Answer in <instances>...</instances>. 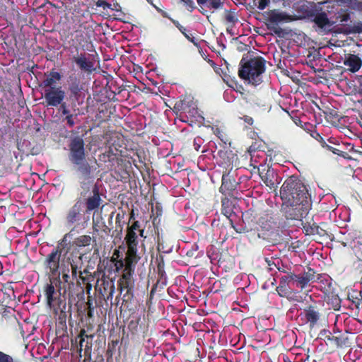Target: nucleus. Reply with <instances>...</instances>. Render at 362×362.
I'll return each mask as SVG.
<instances>
[{"label": "nucleus", "mask_w": 362, "mask_h": 362, "mask_svg": "<svg viewBox=\"0 0 362 362\" xmlns=\"http://www.w3.org/2000/svg\"><path fill=\"white\" fill-rule=\"evenodd\" d=\"M280 195L284 204L295 206L298 211L294 218L298 219L307 214L309 209L308 192L305 187L294 176L287 178L280 190Z\"/></svg>", "instance_id": "nucleus-1"}, {"label": "nucleus", "mask_w": 362, "mask_h": 362, "mask_svg": "<svg viewBox=\"0 0 362 362\" xmlns=\"http://www.w3.org/2000/svg\"><path fill=\"white\" fill-rule=\"evenodd\" d=\"M264 71V60L262 57H255L242 65L238 73L241 78L257 86L262 81Z\"/></svg>", "instance_id": "nucleus-2"}, {"label": "nucleus", "mask_w": 362, "mask_h": 362, "mask_svg": "<svg viewBox=\"0 0 362 362\" xmlns=\"http://www.w3.org/2000/svg\"><path fill=\"white\" fill-rule=\"evenodd\" d=\"M65 253H62V251L59 247H56L49 254L46 256L44 262V265L46 269L49 271V275L53 278L52 283L60 282V269L62 266V263H66L65 259Z\"/></svg>", "instance_id": "nucleus-3"}, {"label": "nucleus", "mask_w": 362, "mask_h": 362, "mask_svg": "<svg viewBox=\"0 0 362 362\" xmlns=\"http://www.w3.org/2000/svg\"><path fill=\"white\" fill-rule=\"evenodd\" d=\"M267 28L274 31L276 34H279L280 28H278L279 24H283L292 21L293 17L287 13L278 10H270L267 13Z\"/></svg>", "instance_id": "nucleus-4"}, {"label": "nucleus", "mask_w": 362, "mask_h": 362, "mask_svg": "<svg viewBox=\"0 0 362 362\" xmlns=\"http://www.w3.org/2000/svg\"><path fill=\"white\" fill-rule=\"evenodd\" d=\"M66 93L61 86L44 89L43 98L45 106L58 107L64 100Z\"/></svg>", "instance_id": "nucleus-5"}, {"label": "nucleus", "mask_w": 362, "mask_h": 362, "mask_svg": "<svg viewBox=\"0 0 362 362\" xmlns=\"http://www.w3.org/2000/svg\"><path fill=\"white\" fill-rule=\"evenodd\" d=\"M69 160L71 163H77L86 158L84 141L80 136L73 138L69 144Z\"/></svg>", "instance_id": "nucleus-6"}, {"label": "nucleus", "mask_w": 362, "mask_h": 362, "mask_svg": "<svg viewBox=\"0 0 362 362\" xmlns=\"http://www.w3.org/2000/svg\"><path fill=\"white\" fill-rule=\"evenodd\" d=\"M73 61L84 72L92 73L95 71V60L90 54L81 53L74 56Z\"/></svg>", "instance_id": "nucleus-7"}, {"label": "nucleus", "mask_w": 362, "mask_h": 362, "mask_svg": "<svg viewBox=\"0 0 362 362\" xmlns=\"http://www.w3.org/2000/svg\"><path fill=\"white\" fill-rule=\"evenodd\" d=\"M294 288V281L293 273L286 274L280 279L279 285L277 287V291L283 296L286 297L292 293Z\"/></svg>", "instance_id": "nucleus-8"}, {"label": "nucleus", "mask_w": 362, "mask_h": 362, "mask_svg": "<svg viewBox=\"0 0 362 362\" xmlns=\"http://www.w3.org/2000/svg\"><path fill=\"white\" fill-rule=\"evenodd\" d=\"M262 168H264L262 171L260 170V168H258L259 176L264 183L268 186L270 189L274 188L278 184V177L275 171L272 168H268L266 173H264V165H261Z\"/></svg>", "instance_id": "nucleus-9"}, {"label": "nucleus", "mask_w": 362, "mask_h": 362, "mask_svg": "<svg viewBox=\"0 0 362 362\" xmlns=\"http://www.w3.org/2000/svg\"><path fill=\"white\" fill-rule=\"evenodd\" d=\"M314 22L319 31L323 33L329 32L335 22L330 21L325 13H320L315 16Z\"/></svg>", "instance_id": "nucleus-10"}, {"label": "nucleus", "mask_w": 362, "mask_h": 362, "mask_svg": "<svg viewBox=\"0 0 362 362\" xmlns=\"http://www.w3.org/2000/svg\"><path fill=\"white\" fill-rule=\"evenodd\" d=\"M293 276L294 281V288H300V289L305 288L310 281L314 280L315 278L314 273L310 272H304L298 275L293 273Z\"/></svg>", "instance_id": "nucleus-11"}, {"label": "nucleus", "mask_w": 362, "mask_h": 362, "mask_svg": "<svg viewBox=\"0 0 362 362\" xmlns=\"http://www.w3.org/2000/svg\"><path fill=\"white\" fill-rule=\"evenodd\" d=\"M137 235L133 230H128L126 235V240L128 246V255L131 258H134L137 252Z\"/></svg>", "instance_id": "nucleus-12"}, {"label": "nucleus", "mask_w": 362, "mask_h": 362, "mask_svg": "<svg viewBox=\"0 0 362 362\" xmlns=\"http://www.w3.org/2000/svg\"><path fill=\"white\" fill-rule=\"evenodd\" d=\"M344 65L352 73L357 72L362 66V59L356 54H349L344 60Z\"/></svg>", "instance_id": "nucleus-13"}, {"label": "nucleus", "mask_w": 362, "mask_h": 362, "mask_svg": "<svg viewBox=\"0 0 362 362\" xmlns=\"http://www.w3.org/2000/svg\"><path fill=\"white\" fill-rule=\"evenodd\" d=\"M303 314L307 322L310 323L311 327H314L320 317L319 310L316 306L309 305L303 310Z\"/></svg>", "instance_id": "nucleus-14"}, {"label": "nucleus", "mask_w": 362, "mask_h": 362, "mask_svg": "<svg viewBox=\"0 0 362 362\" xmlns=\"http://www.w3.org/2000/svg\"><path fill=\"white\" fill-rule=\"evenodd\" d=\"M76 168V172L78 175V177L80 180H87L90 177V175L91 173V168L88 163L84 160L78 161L77 163H72Z\"/></svg>", "instance_id": "nucleus-15"}, {"label": "nucleus", "mask_w": 362, "mask_h": 362, "mask_svg": "<svg viewBox=\"0 0 362 362\" xmlns=\"http://www.w3.org/2000/svg\"><path fill=\"white\" fill-rule=\"evenodd\" d=\"M217 156L220 158L218 161V165L223 167H230L232 165L235 157V154L230 150H220L218 151Z\"/></svg>", "instance_id": "nucleus-16"}, {"label": "nucleus", "mask_w": 362, "mask_h": 362, "mask_svg": "<svg viewBox=\"0 0 362 362\" xmlns=\"http://www.w3.org/2000/svg\"><path fill=\"white\" fill-rule=\"evenodd\" d=\"M52 280H53V278H50V284H47L45 288V294L47 298V305L51 308L52 306V303L56 300L57 298V294L55 290V288L53 284H55V286H57V284H60V282H55L52 283Z\"/></svg>", "instance_id": "nucleus-17"}, {"label": "nucleus", "mask_w": 362, "mask_h": 362, "mask_svg": "<svg viewBox=\"0 0 362 362\" xmlns=\"http://www.w3.org/2000/svg\"><path fill=\"white\" fill-rule=\"evenodd\" d=\"M81 203H76L69 211L66 221L69 225H72L74 223L78 221L81 216Z\"/></svg>", "instance_id": "nucleus-18"}, {"label": "nucleus", "mask_w": 362, "mask_h": 362, "mask_svg": "<svg viewBox=\"0 0 362 362\" xmlns=\"http://www.w3.org/2000/svg\"><path fill=\"white\" fill-rule=\"evenodd\" d=\"M62 78V75L57 71H51L42 81L44 89L57 88L55 84Z\"/></svg>", "instance_id": "nucleus-19"}, {"label": "nucleus", "mask_w": 362, "mask_h": 362, "mask_svg": "<svg viewBox=\"0 0 362 362\" xmlns=\"http://www.w3.org/2000/svg\"><path fill=\"white\" fill-rule=\"evenodd\" d=\"M341 2L349 9L362 13V0H341Z\"/></svg>", "instance_id": "nucleus-20"}, {"label": "nucleus", "mask_w": 362, "mask_h": 362, "mask_svg": "<svg viewBox=\"0 0 362 362\" xmlns=\"http://www.w3.org/2000/svg\"><path fill=\"white\" fill-rule=\"evenodd\" d=\"M100 197L98 193H95L93 196L89 197L87 199L86 205H87V210L88 211H92L96 208H98L100 206Z\"/></svg>", "instance_id": "nucleus-21"}, {"label": "nucleus", "mask_w": 362, "mask_h": 362, "mask_svg": "<svg viewBox=\"0 0 362 362\" xmlns=\"http://www.w3.org/2000/svg\"><path fill=\"white\" fill-rule=\"evenodd\" d=\"M197 4L199 6L206 4L210 9H218L223 6L221 0H197Z\"/></svg>", "instance_id": "nucleus-22"}, {"label": "nucleus", "mask_w": 362, "mask_h": 362, "mask_svg": "<svg viewBox=\"0 0 362 362\" xmlns=\"http://www.w3.org/2000/svg\"><path fill=\"white\" fill-rule=\"evenodd\" d=\"M92 238L88 235H83L76 238L74 243L77 247H86L91 244Z\"/></svg>", "instance_id": "nucleus-23"}, {"label": "nucleus", "mask_w": 362, "mask_h": 362, "mask_svg": "<svg viewBox=\"0 0 362 362\" xmlns=\"http://www.w3.org/2000/svg\"><path fill=\"white\" fill-rule=\"evenodd\" d=\"M60 275L62 274V279L64 283H69L70 280L69 275V268H68V265L66 263H62V266L61 267Z\"/></svg>", "instance_id": "nucleus-24"}, {"label": "nucleus", "mask_w": 362, "mask_h": 362, "mask_svg": "<svg viewBox=\"0 0 362 362\" xmlns=\"http://www.w3.org/2000/svg\"><path fill=\"white\" fill-rule=\"evenodd\" d=\"M173 23L175 24V25L179 29V30L185 35V37L188 39L189 41L194 42V37L192 36V34L188 35L186 33V29L181 25L177 21L172 20Z\"/></svg>", "instance_id": "nucleus-25"}, {"label": "nucleus", "mask_w": 362, "mask_h": 362, "mask_svg": "<svg viewBox=\"0 0 362 362\" xmlns=\"http://www.w3.org/2000/svg\"><path fill=\"white\" fill-rule=\"evenodd\" d=\"M270 0H253V4L259 10L265 9L269 4Z\"/></svg>", "instance_id": "nucleus-26"}, {"label": "nucleus", "mask_w": 362, "mask_h": 362, "mask_svg": "<svg viewBox=\"0 0 362 362\" xmlns=\"http://www.w3.org/2000/svg\"><path fill=\"white\" fill-rule=\"evenodd\" d=\"M226 20L228 23L231 24V27L238 21L235 12L233 11H229L226 14Z\"/></svg>", "instance_id": "nucleus-27"}, {"label": "nucleus", "mask_w": 362, "mask_h": 362, "mask_svg": "<svg viewBox=\"0 0 362 362\" xmlns=\"http://www.w3.org/2000/svg\"><path fill=\"white\" fill-rule=\"evenodd\" d=\"M66 265H68V268H69V267H71L73 278H74V279L76 278L78 269V265L76 264H75L74 262L71 261L70 258H67Z\"/></svg>", "instance_id": "nucleus-28"}, {"label": "nucleus", "mask_w": 362, "mask_h": 362, "mask_svg": "<svg viewBox=\"0 0 362 362\" xmlns=\"http://www.w3.org/2000/svg\"><path fill=\"white\" fill-rule=\"evenodd\" d=\"M69 90L73 95H77L81 90V87L79 85V83L76 79L74 81H73L70 86H69Z\"/></svg>", "instance_id": "nucleus-29"}, {"label": "nucleus", "mask_w": 362, "mask_h": 362, "mask_svg": "<svg viewBox=\"0 0 362 362\" xmlns=\"http://www.w3.org/2000/svg\"><path fill=\"white\" fill-rule=\"evenodd\" d=\"M71 236V234L70 233H66L64 237L61 240V241L58 243L57 246V247H59L60 246V248L62 251V253H64V247L67 245L68 244V238H70Z\"/></svg>", "instance_id": "nucleus-30"}, {"label": "nucleus", "mask_w": 362, "mask_h": 362, "mask_svg": "<svg viewBox=\"0 0 362 362\" xmlns=\"http://www.w3.org/2000/svg\"><path fill=\"white\" fill-rule=\"evenodd\" d=\"M350 20V14L343 13L337 17V22L341 25L346 24Z\"/></svg>", "instance_id": "nucleus-31"}, {"label": "nucleus", "mask_w": 362, "mask_h": 362, "mask_svg": "<svg viewBox=\"0 0 362 362\" xmlns=\"http://www.w3.org/2000/svg\"><path fill=\"white\" fill-rule=\"evenodd\" d=\"M214 134H216L220 139L221 141L225 144L226 145L227 143H228V139L226 138L225 135L223 134V133L218 129V128H216L214 131Z\"/></svg>", "instance_id": "nucleus-32"}, {"label": "nucleus", "mask_w": 362, "mask_h": 362, "mask_svg": "<svg viewBox=\"0 0 362 362\" xmlns=\"http://www.w3.org/2000/svg\"><path fill=\"white\" fill-rule=\"evenodd\" d=\"M13 358L11 356L5 354L0 351V362H13Z\"/></svg>", "instance_id": "nucleus-33"}, {"label": "nucleus", "mask_w": 362, "mask_h": 362, "mask_svg": "<svg viewBox=\"0 0 362 362\" xmlns=\"http://www.w3.org/2000/svg\"><path fill=\"white\" fill-rule=\"evenodd\" d=\"M187 112L189 115V116H191L192 117H194L197 119H198V118L204 119V117L199 114L197 109L195 108V107H192V109H189Z\"/></svg>", "instance_id": "nucleus-34"}, {"label": "nucleus", "mask_w": 362, "mask_h": 362, "mask_svg": "<svg viewBox=\"0 0 362 362\" xmlns=\"http://www.w3.org/2000/svg\"><path fill=\"white\" fill-rule=\"evenodd\" d=\"M59 106V110L62 112V114L63 115L67 116L71 114L70 110L67 107L66 103H64V101Z\"/></svg>", "instance_id": "nucleus-35"}, {"label": "nucleus", "mask_w": 362, "mask_h": 362, "mask_svg": "<svg viewBox=\"0 0 362 362\" xmlns=\"http://www.w3.org/2000/svg\"><path fill=\"white\" fill-rule=\"evenodd\" d=\"M95 5L98 7H102L103 9H107V8H111V4L107 3L106 1H105L103 0H98Z\"/></svg>", "instance_id": "nucleus-36"}, {"label": "nucleus", "mask_w": 362, "mask_h": 362, "mask_svg": "<svg viewBox=\"0 0 362 362\" xmlns=\"http://www.w3.org/2000/svg\"><path fill=\"white\" fill-rule=\"evenodd\" d=\"M203 144V139L201 137H196L194 139V148L196 151H199Z\"/></svg>", "instance_id": "nucleus-37"}, {"label": "nucleus", "mask_w": 362, "mask_h": 362, "mask_svg": "<svg viewBox=\"0 0 362 362\" xmlns=\"http://www.w3.org/2000/svg\"><path fill=\"white\" fill-rule=\"evenodd\" d=\"M65 120L69 127H73L75 125L74 117L72 114L66 116Z\"/></svg>", "instance_id": "nucleus-38"}, {"label": "nucleus", "mask_w": 362, "mask_h": 362, "mask_svg": "<svg viewBox=\"0 0 362 362\" xmlns=\"http://www.w3.org/2000/svg\"><path fill=\"white\" fill-rule=\"evenodd\" d=\"M131 275H132V274H131V271H130V264H129L128 266H127L125 267L122 277L126 281H129L130 279Z\"/></svg>", "instance_id": "nucleus-39"}, {"label": "nucleus", "mask_w": 362, "mask_h": 362, "mask_svg": "<svg viewBox=\"0 0 362 362\" xmlns=\"http://www.w3.org/2000/svg\"><path fill=\"white\" fill-rule=\"evenodd\" d=\"M128 230H133V231H136L139 230L140 231V235L143 237L144 230H139V223L138 221H135L129 228Z\"/></svg>", "instance_id": "nucleus-40"}, {"label": "nucleus", "mask_w": 362, "mask_h": 362, "mask_svg": "<svg viewBox=\"0 0 362 362\" xmlns=\"http://www.w3.org/2000/svg\"><path fill=\"white\" fill-rule=\"evenodd\" d=\"M85 333H86V331L84 329H82L81 331V332H80L81 340H80V342H79V345H80V348L81 349L83 346V343L85 341V337H86V338L88 337V335L86 334Z\"/></svg>", "instance_id": "nucleus-41"}, {"label": "nucleus", "mask_w": 362, "mask_h": 362, "mask_svg": "<svg viewBox=\"0 0 362 362\" xmlns=\"http://www.w3.org/2000/svg\"><path fill=\"white\" fill-rule=\"evenodd\" d=\"M184 3L188 9L192 11L194 8V2L192 0H186Z\"/></svg>", "instance_id": "nucleus-42"}, {"label": "nucleus", "mask_w": 362, "mask_h": 362, "mask_svg": "<svg viewBox=\"0 0 362 362\" xmlns=\"http://www.w3.org/2000/svg\"><path fill=\"white\" fill-rule=\"evenodd\" d=\"M114 292H115V286H114V285H112L111 286L110 293H109V295L107 296V299L112 298Z\"/></svg>", "instance_id": "nucleus-43"}, {"label": "nucleus", "mask_w": 362, "mask_h": 362, "mask_svg": "<svg viewBox=\"0 0 362 362\" xmlns=\"http://www.w3.org/2000/svg\"><path fill=\"white\" fill-rule=\"evenodd\" d=\"M123 264H124L123 262L119 261L115 265H116L117 268L119 269V268H122L123 267Z\"/></svg>", "instance_id": "nucleus-44"}, {"label": "nucleus", "mask_w": 362, "mask_h": 362, "mask_svg": "<svg viewBox=\"0 0 362 362\" xmlns=\"http://www.w3.org/2000/svg\"><path fill=\"white\" fill-rule=\"evenodd\" d=\"M252 118L249 117L247 118L245 121L247 122V123H250V122L252 121Z\"/></svg>", "instance_id": "nucleus-45"}, {"label": "nucleus", "mask_w": 362, "mask_h": 362, "mask_svg": "<svg viewBox=\"0 0 362 362\" xmlns=\"http://www.w3.org/2000/svg\"><path fill=\"white\" fill-rule=\"evenodd\" d=\"M346 240L348 241V239L346 238ZM342 244H343L344 246H346L347 245V242L342 241Z\"/></svg>", "instance_id": "nucleus-46"}, {"label": "nucleus", "mask_w": 362, "mask_h": 362, "mask_svg": "<svg viewBox=\"0 0 362 362\" xmlns=\"http://www.w3.org/2000/svg\"><path fill=\"white\" fill-rule=\"evenodd\" d=\"M4 221V218L0 215V223L3 222Z\"/></svg>", "instance_id": "nucleus-47"}, {"label": "nucleus", "mask_w": 362, "mask_h": 362, "mask_svg": "<svg viewBox=\"0 0 362 362\" xmlns=\"http://www.w3.org/2000/svg\"><path fill=\"white\" fill-rule=\"evenodd\" d=\"M148 3L152 4V0H146Z\"/></svg>", "instance_id": "nucleus-48"}, {"label": "nucleus", "mask_w": 362, "mask_h": 362, "mask_svg": "<svg viewBox=\"0 0 362 362\" xmlns=\"http://www.w3.org/2000/svg\"><path fill=\"white\" fill-rule=\"evenodd\" d=\"M255 155H252L251 160H253Z\"/></svg>", "instance_id": "nucleus-49"}, {"label": "nucleus", "mask_w": 362, "mask_h": 362, "mask_svg": "<svg viewBox=\"0 0 362 362\" xmlns=\"http://www.w3.org/2000/svg\"><path fill=\"white\" fill-rule=\"evenodd\" d=\"M117 6H119V5L116 4L115 6V8H117Z\"/></svg>", "instance_id": "nucleus-50"}, {"label": "nucleus", "mask_w": 362, "mask_h": 362, "mask_svg": "<svg viewBox=\"0 0 362 362\" xmlns=\"http://www.w3.org/2000/svg\"><path fill=\"white\" fill-rule=\"evenodd\" d=\"M117 6H119V5L116 4L115 6V8H117Z\"/></svg>", "instance_id": "nucleus-51"}, {"label": "nucleus", "mask_w": 362, "mask_h": 362, "mask_svg": "<svg viewBox=\"0 0 362 362\" xmlns=\"http://www.w3.org/2000/svg\"><path fill=\"white\" fill-rule=\"evenodd\" d=\"M316 230H317V233H320L319 231H317L318 228H317Z\"/></svg>", "instance_id": "nucleus-52"}, {"label": "nucleus", "mask_w": 362, "mask_h": 362, "mask_svg": "<svg viewBox=\"0 0 362 362\" xmlns=\"http://www.w3.org/2000/svg\"><path fill=\"white\" fill-rule=\"evenodd\" d=\"M180 1H182V2H185L186 0H180Z\"/></svg>", "instance_id": "nucleus-53"}, {"label": "nucleus", "mask_w": 362, "mask_h": 362, "mask_svg": "<svg viewBox=\"0 0 362 362\" xmlns=\"http://www.w3.org/2000/svg\"><path fill=\"white\" fill-rule=\"evenodd\" d=\"M361 272H362V270H361ZM361 281H362V276H361Z\"/></svg>", "instance_id": "nucleus-54"}]
</instances>
